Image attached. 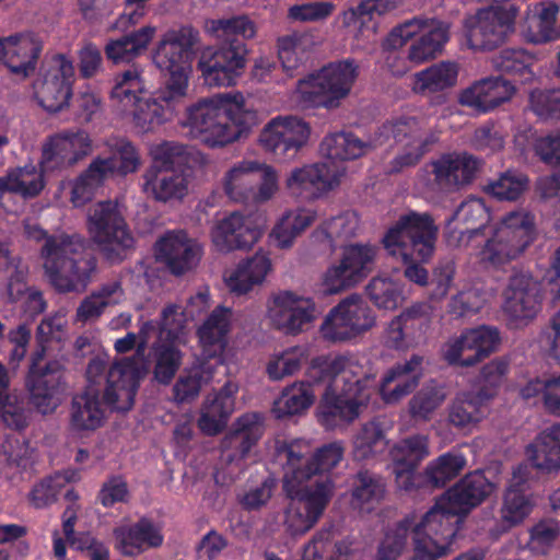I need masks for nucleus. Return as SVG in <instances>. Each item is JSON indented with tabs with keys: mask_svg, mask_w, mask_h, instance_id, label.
<instances>
[{
	"mask_svg": "<svg viewBox=\"0 0 560 560\" xmlns=\"http://www.w3.org/2000/svg\"><path fill=\"white\" fill-rule=\"evenodd\" d=\"M377 397V380L373 373L346 378L339 392L327 386L317 407V420L326 430L346 429Z\"/></svg>",
	"mask_w": 560,
	"mask_h": 560,
	"instance_id": "0eeeda50",
	"label": "nucleus"
},
{
	"mask_svg": "<svg viewBox=\"0 0 560 560\" xmlns=\"http://www.w3.org/2000/svg\"><path fill=\"white\" fill-rule=\"evenodd\" d=\"M341 442L335 441L319 447L312 457L307 456L308 444L301 439L277 440L275 462L283 471V491L290 499L285 510L288 532L292 536L303 535L312 529L324 514L334 494L330 478L305 485L313 476L330 471L343 457Z\"/></svg>",
	"mask_w": 560,
	"mask_h": 560,
	"instance_id": "f03ea898",
	"label": "nucleus"
},
{
	"mask_svg": "<svg viewBox=\"0 0 560 560\" xmlns=\"http://www.w3.org/2000/svg\"><path fill=\"white\" fill-rule=\"evenodd\" d=\"M89 231L110 264L125 259L126 252L133 246V237L112 201L100 202L89 215Z\"/></svg>",
	"mask_w": 560,
	"mask_h": 560,
	"instance_id": "ddd939ff",
	"label": "nucleus"
},
{
	"mask_svg": "<svg viewBox=\"0 0 560 560\" xmlns=\"http://www.w3.org/2000/svg\"><path fill=\"white\" fill-rule=\"evenodd\" d=\"M73 81L72 61L58 55L51 65L42 66L33 83L34 96L45 110L58 113L69 105Z\"/></svg>",
	"mask_w": 560,
	"mask_h": 560,
	"instance_id": "dca6fc26",
	"label": "nucleus"
},
{
	"mask_svg": "<svg viewBox=\"0 0 560 560\" xmlns=\"http://www.w3.org/2000/svg\"><path fill=\"white\" fill-rule=\"evenodd\" d=\"M536 58L523 48H505L492 58V66L503 78L513 83L526 84L534 80Z\"/></svg>",
	"mask_w": 560,
	"mask_h": 560,
	"instance_id": "a19ab883",
	"label": "nucleus"
},
{
	"mask_svg": "<svg viewBox=\"0 0 560 560\" xmlns=\"http://www.w3.org/2000/svg\"><path fill=\"white\" fill-rule=\"evenodd\" d=\"M141 370L133 358H124L112 364L106 375L103 402L115 411H129L138 393Z\"/></svg>",
	"mask_w": 560,
	"mask_h": 560,
	"instance_id": "aec40b11",
	"label": "nucleus"
},
{
	"mask_svg": "<svg viewBox=\"0 0 560 560\" xmlns=\"http://www.w3.org/2000/svg\"><path fill=\"white\" fill-rule=\"evenodd\" d=\"M458 68L451 61H441L416 73L413 90L417 93H434L456 84Z\"/></svg>",
	"mask_w": 560,
	"mask_h": 560,
	"instance_id": "09e8293b",
	"label": "nucleus"
},
{
	"mask_svg": "<svg viewBox=\"0 0 560 560\" xmlns=\"http://www.w3.org/2000/svg\"><path fill=\"white\" fill-rule=\"evenodd\" d=\"M261 231L240 212H232L219 220L211 230V240L221 253L250 248L260 237Z\"/></svg>",
	"mask_w": 560,
	"mask_h": 560,
	"instance_id": "cd10ccee",
	"label": "nucleus"
},
{
	"mask_svg": "<svg viewBox=\"0 0 560 560\" xmlns=\"http://www.w3.org/2000/svg\"><path fill=\"white\" fill-rule=\"evenodd\" d=\"M362 373H368L359 364L358 360L350 354L318 355L311 360L306 370V384H327L342 374V382L346 378H355Z\"/></svg>",
	"mask_w": 560,
	"mask_h": 560,
	"instance_id": "72a5a7b5",
	"label": "nucleus"
},
{
	"mask_svg": "<svg viewBox=\"0 0 560 560\" xmlns=\"http://www.w3.org/2000/svg\"><path fill=\"white\" fill-rule=\"evenodd\" d=\"M317 212L312 209L296 208L285 211L273 226L270 237L277 247H292L295 238L310 228L316 220Z\"/></svg>",
	"mask_w": 560,
	"mask_h": 560,
	"instance_id": "37998d69",
	"label": "nucleus"
},
{
	"mask_svg": "<svg viewBox=\"0 0 560 560\" xmlns=\"http://www.w3.org/2000/svg\"><path fill=\"white\" fill-rule=\"evenodd\" d=\"M271 269L269 257L256 253L253 257L242 260L236 269L226 279V285L231 292L238 295L245 294L254 285L260 284Z\"/></svg>",
	"mask_w": 560,
	"mask_h": 560,
	"instance_id": "c03bdc74",
	"label": "nucleus"
},
{
	"mask_svg": "<svg viewBox=\"0 0 560 560\" xmlns=\"http://www.w3.org/2000/svg\"><path fill=\"white\" fill-rule=\"evenodd\" d=\"M466 465V458L460 453H445L425 468L428 481L434 487H444L456 478Z\"/></svg>",
	"mask_w": 560,
	"mask_h": 560,
	"instance_id": "e2e57ef3",
	"label": "nucleus"
},
{
	"mask_svg": "<svg viewBox=\"0 0 560 560\" xmlns=\"http://www.w3.org/2000/svg\"><path fill=\"white\" fill-rule=\"evenodd\" d=\"M308 361V349L304 346H295L271 358L266 372L271 381H280L294 375Z\"/></svg>",
	"mask_w": 560,
	"mask_h": 560,
	"instance_id": "13d9d810",
	"label": "nucleus"
},
{
	"mask_svg": "<svg viewBox=\"0 0 560 560\" xmlns=\"http://www.w3.org/2000/svg\"><path fill=\"white\" fill-rule=\"evenodd\" d=\"M242 177H226L224 190L229 198L235 202H247L254 200L264 202L270 199L278 189L277 177H262V182L255 190L253 188H238V180Z\"/></svg>",
	"mask_w": 560,
	"mask_h": 560,
	"instance_id": "338daca9",
	"label": "nucleus"
},
{
	"mask_svg": "<svg viewBox=\"0 0 560 560\" xmlns=\"http://www.w3.org/2000/svg\"><path fill=\"white\" fill-rule=\"evenodd\" d=\"M108 155H98L79 175H130L139 171L142 160L139 149L126 137H110L105 141Z\"/></svg>",
	"mask_w": 560,
	"mask_h": 560,
	"instance_id": "a878e982",
	"label": "nucleus"
},
{
	"mask_svg": "<svg viewBox=\"0 0 560 560\" xmlns=\"http://www.w3.org/2000/svg\"><path fill=\"white\" fill-rule=\"evenodd\" d=\"M232 308L217 306L198 328L197 336L201 346V355L206 360L223 362L228 346V334L231 329Z\"/></svg>",
	"mask_w": 560,
	"mask_h": 560,
	"instance_id": "c756f323",
	"label": "nucleus"
},
{
	"mask_svg": "<svg viewBox=\"0 0 560 560\" xmlns=\"http://www.w3.org/2000/svg\"><path fill=\"white\" fill-rule=\"evenodd\" d=\"M117 548L125 557H136L151 548L163 545L164 536L152 520L141 517L131 525L119 526L114 529Z\"/></svg>",
	"mask_w": 560,
	"mask_h": 560,
	"instance_id": "2f4dec72",
	"label": "nucleus"
},
{
	"mask_svg": "<svg viewBox=\"0 0 560 560\" xmlns=\"http://www.w3.org/2000/svg\"><path fill=\"white\" fill-rule=\"evenodd\" d=\"M492 394L466 390L456 394L447 406V422L456 429H466L480 422L486 416Z\"/></svg>",
	"mask_w": 560,
	"mask_h": 560,
	"instance_id": "f704fd0d",
	"label": "nucleus"
},
{
	"mask_svg": "<svg viewBox=\"0 0 560 560\" xmlns=\"http://www.w3.org/2000/svg\"><path fill=\"white\" fill-rule=\"evenodd\" d=\"M237 392L238 386L235 383L226 382L218 392L207 397L198 421L203 433L217 435L225 428L235 409Z\"/></svg>",
	"mask_w": 560,
	"mask_h": 560,
	"instance_id": "473e14b6",
	"label": "nucleus"
},
{
	"mask_svg": "<svg viewBox=\"0 0 560 560\" xmlns=\"http://www.w3.org/2000/svg\"><path fill=\"white\" fill-rule=\"evenodd\" d=\"M315 303L291 291L273 296L268 308L271 324L287 335H296L316 317Z\"/></svg>",
	"mask_w": 560,
	"mask_h": 560,
	"instance_id": "412c9836",
	"label": "nucleus"
},
{
	"mask_svg": "<svg viewBox=\"0 0 560 560\" xmlns=\"http://www.w3.org/2000/svg\"><path fill=\"white\" fill-rule=\"evenodd\" d=\"M159 261L164 262L175 276L192 269L200 259L199 246L183 231L167 232L155 244Z\"/></svg>",
	"mask_w": 560,
	"mask_h": 560,
	"instance_id": "c85d7f7f",
	"label": "nucleus"
},
{
	"mask_svg": "<svg viewBox=\"0 0 560 560\" xmlns=\"http://www.w3.org/2000/svg\"><path fill=\"white\" fill-rule=\"evenodd\" d=\"M340 185V177H288L287 187L301 201L322 198Z\"/></svg>",
	"mask_w": 560,
	"mask_h": 560,
	"instance_id": "680f3d73",
	"label": "nucleus"
},
{
	"mask_svg": "<svg viewBox=\"0 0 560 560\" xmlns=\"http://www.w3.org/2000/svg\"><path fill=\"white\" fill-rule=\"evenodd\" d=\"M262 429L260 417L257 413L241 416L235 424L222 440V448L228 452V462L232 463L245 458L252 447L261 438Z\"/></svg>",
	"mask_w": 560,
	"mask_h": 560,
	"instance_id": "c9c22d12",
	"label": "nucleus"
},
{
	"mask_svg": "<svg viewBox=\"0 0 560 560\" xmlns=\"http://www.w3.org/2000/svg\"><path fill=\"white\" fill-rule=\"evenodd\" d=\"M198 42L199 32L190 25L171 28L162 35L153 61L165 73V80L148 98L143 97L145 84L137 69L117 75L110 98L125 110L133 107V122L139 131H153L177 114L187 95L190 63Z\"/></svg>",
	"mask_w": 560,
	"mask_h": 560,
	"instance_id": "f257e3e1",
	"label": "nucleus"
},
{
	"mask_svg": "<svg viewBox=\"0 0 560 560\" xmlns=\"http://www.w3.org/2000/svg\"><path fill=\"white\" fill-rule=\"evenodd\" d=\"M124 299L120 281H110L93 291L77 308V320L89 322L97 319L106 307L119 304Z\"/></svg>",
	"mask_w": 560,
	"mask_h": 560,
	"instance_id": "49530a36",
	"label": "nucleus"
},
{
	"mask_svg": "<svg viewBox=\"0 0 560 560\" xmlns=\"http://www.w3.org/2000/svg\"><path fill=\"white\" fill-rule=\"evenodd\" d=\"M310 124L296 116H278L262 129L259 141L262 148L279 162L294 158L307 143Z\"/></svg>",
	"mask_w": 560,
	"mask_h": 560,
	"instance_id": "a211bd4d",
	"label": "nucleus"
},
{
	"mask_svg": "<svg viewBox=\"0 0 560 560\" xmlns=\"http://www.w3.org/2000/svg\"><path fill=\"white\" fill-rule=\"evenodd\" d=\"M243 106L241 93L218 94L189 107L185 125L206 145L223 147L235 141L242 132Z\"/></svg>",
	"mask_w": 560,
	"mask_h": 560,
	"instance_id": "423d86ee",
	"label": "nucleus"
},
{
	"mask_svg": "<svg viewBox=\"0 0 560 560\" xmlns=\"http://www.w3.org/2000/svg\"><path fill=\"white\" fill-rule=\"evenodd\" d=\"M527 479L528 468L526 465H518L514 468L501 509L502 518L510 526L523 522L532 511L530 501L525 493Z\"/></svg>",
	"mask_w": 560,
	"mask_h": 560,
	"instance_id": "58836bf2",
	"label": "nucleus"
},
{
	"mask_svg": "<svg viewBox=\"0 0 560 560\" xmlns=\"http://www.w3.org/2000/svg\"><path fill=\"white\" fill-rule=\"evenodd\" d=\"M154 32V27L143 26L117 39L109 40L105 46L107 59L112 60L114 63L131 61L147 49L153 38Z\"/></svg>",
	"mask_w": 560,
	"mask_h": 560,
	"instance_id": "a18cd8bd",
	"label": "nucleus"
},
{
	"mask_svg": "<svg viewBox=\"0 0 560 560\" xmlns=\"http://www.w3.org/2000/svg\"><path fill=\"white\" fill-rule=\"evenodd\" d=\"M494 490V485L481 471L467 474L442 497V503L451 504L462 515L481 504Z\"/></svg>",
	"mask_w": 560,
	"mask_h": 560,
	"instance_id": "7c9ffc66",
	"label": "nucleus"
},
{
	"mask_svg": "<svg viewBox=\"0 0 560 560\" xmlns=\"http://www.w3.org/2000/svg\"><path fill=\"white\" fill-rule=\"evenodd\" d=\"M419 35L408 50V60L415 65L436 57L450 38L448 23L423 15L406 20L388 34L385 45L390 49L402 47L413 36Z\"/></svg>",
	"mask_w": 560,
	"mask_h": 560,
	"instance_id": "9b49d317",
	"label": "nucleus"
},
{
	"mask_svg": "<svg viewBox=\"0 0 560 560\" xmlns=\"http://www.w3.org/2000/svg\"><path fill=\"white\" fill-rule=\"evenodd\" d=\"M433 175H476L483 164L482 159L474 154L463 152H448L443 153L436 160L432 161Z\"/></svg>",
	"mask_w": 560,
	"mask_h": 560,
	"instance_id": "bf43d9fd",
	"label": "nucleus"
},
{
	"mask_svg": "<svg viewBox=\"0 0 560 560\" xmlns=\"http://www.w3.org/2000/svg\"><path fill=\"white\" fill-rule=\"evenodd\" d=\"M462 516L451 504L442 503L440 497L418 524L413 521L412 560H435L446 555L457 534Z\"/></svg>",
	"mask_w": 560,
	"mask_h": 560,
	"instance_id": "9d476101",
	"label": "nucleus"
},
{
	"mask_svg": "<svg viewBox=\"0 0 560 560\" xmlns=\"http://www.w3.org/2000/svg\"><path fill=\"white\" fill-rule=\"evenodd\" d=\"M91 152V139L83 130H66L47 139L39 162L40 174L68 171Z\"/></svg>",
	"mask_w": 560,
	"mask_h": 560,
	"instance_id": "6ab92c4d",
	"label": "nucleus"
},
{
	"mask_svg": "<svg viewBox=\"0 0 560 560\" xmlns=\"http://www.w3.org/2000/svg\"><path fill=\"white\" fill-rule=\"evenodd\" d=\"M314 393L310 384L301 382L285 387L281 397L276 401L273 411L278 418L299 415L312 406Z\"/></svg>",
	"mask_w": 560,
	"mask_h": 560,
	"instance_id": "052dcab7",
	"label": "nucleus"
},
{
	"mask_svg": "<svg viewBox=\"0 0 560 560\" xmlns=\"http://www.w3.org/2000/svg\"><path fill=\"white\" fill-rule=\"evenodd\" d=\"M559 7L555 2L541 3L527 19L525 37L533 44H544L557 38L555 24Z\"/></svg>",
	"mask_w": 560,
	"mask_h": 560,
	"instance_id": "603ef678",
	"label": "nucleus"
},
{
	"mask_svg": "<svg viewBox=\"0 0 560 560\" xmlns=\"http://www.w3.org/2000/svg\"><path fill=\"white\" fill-rule=\"evenodd\" d=\"M0 58L10 72L22 79L31 77L43 51L42 38L33 32L0 37Z\"/></svg>",
	"mask_w": 560,
	"mask_h": 560,
	"instance_id": "4be33fe9",
	"label": "nucleus"
},
{
	"mask_svg": "<svg viewBox=\"0 0 560 560\" xmlns=\"http://www.w3.org/2000/svg\"><path fill=\"white\" fill-rule=\"evenodd\" d=\"M518 7L515 3L480 9L465 22L468 45L474 50H493L515 30Z\"/></svg>",
	"mask_w": 560,
	"mask_h": 560,
	"instance_id": "f8f14e48",
	"label": "nucleus"
},
{
	"mask_svg": "<svg viewBox=\"0 0 560 560\" xmlns=\"http://www.w3.org/2000/svg\"><path fill=\"white\" fill-rule=\"evenodd\" d=\"M537 455L534 466L546 472L560 470V422L541 431L537 438Z\"/></svg>",
	"mask_w": 560,
	"mask_h": 560,
	"instance_id": "864d4df0",
	"label": "nucleus"
},
{
	"mask_svg": "<svg viewBox=\"0 0 560 560\" xmlns=\"http://www.w3.org/2000/svg\"><path fill=\"white\" fill-rule=\"evenodd\" d=\"M466 349L469 354L465 357L464 364L474 366L485 358L494 352L500 342L499 330L490 326H478L476 328L467 329L462 332Z\"/></svg>",
	"mask_w": 560,
	"mask_h": 560,
	"instance_id": "8fccbe9b",
	"label": "nucleus"
},
{
	"mask_svg": "<svg viewBox=\"0 0 560 560\" xmlns=\"http://www.w3.org/2000/svg\"><path fill=\"white\" fill-rule=\"evenodd\" d=\"M439 229L428 212L409 211L399 217L382 238L384 248L393 256H400L406 265L405 277L419 285L428 283L429 273L422 264L435 252Z\"/></svg>",
	"mask_w": 560,
	"mask_h": 560,
	"instance_id": "39448f33",
	"label": "nucleus"
},
{
	"mask_svg": "<svg viewBox=\"0 0 560 560\" xmlns=\"http://www.w3.org/2000/svg\"><path fill=\"white\" fill-rule=\"evenodd\" d=\"M100 388L86 386L75 395L71 401L70 428L75 432L94 431L104 420V411L101 407Z\"/></svg>",
	"mask_w": 560,
	"mask_h": 560,
	"instance_id": "4c0bfd02",
	"label": "nucleus"
},
{
	"mask_svg": "<svg viewBox=\"0 0 560 560\" xmlns=\"http://www.w3.org/2000/svg\"><path fill=\"white\" fill-rule=\"evenodd\" d=\"M390 422L385 417H374L362 424L353 440V456L365 460L382 454L388 446L386 438Z\"/></svg>",
	"mask_w": 560,
	"mask_h": 560,
	"instance_id": "ea45409f",
	"label": "nucleus"
},
{
	"mask_svg": "<svg viewBox=\"0 0 560 560\" xmlns=\"http://www.w3.org/2000/svg\"><path fill=\"white\" fill-rule=\"evenodd\" d=\"M445 399V386L436 380H430L411 397L408 402V412L412 419L430 420Z\"/></svg>",
	"mask_w": 560,
	"mask_h": 560,
	"instance_id": "3c124183",
	"label": "nucleus"
},
{
	"mask_svg": "<svg viewBox=\"0 0 560 560\" xmlns=\"http://www.w3.org/2000/svg\"><path fill=\"white\" fill-rule=\"evenodd\" d=\"M65 317L54 315L44 318L36 330L37 348L31 357L25 387L30 402L42 415L52 413L60 406L66 392L65 365L59 360H44L51 345H59L65 339Z\"/></svg>",
	"mask_w": 560,
	"mask_h": 560,
	"instance_id": "20e7f679",
	"label": "nucleus"
},
{
	"mask_svg": "<svg viewBox=\"0 0 560 560\" xmlns=\"http://www.w3.org/2000/svg\"><path fill=\"white\" fill-rule=\"evenodd\" d=\"M366 294L378 308L396 310L402 301L399 283L389 278H373L366 285Z\"/></svg>",
	"mask_w": 560,
	"mask_h": 560,
	"instance_id": "69168bd1",
	"label": "nucleus"
},
{
	"mask_svg": "<svg viewBox=\"0 0 560 560\" xmlns=\"http://www.w3.org/2000/svg\"><path fill=\"white\" fill-rule=\"evenodd\" d=\"M377 247L370 244H351L342 252L341 260L361 282L373 271Z\"/></svg>",
	"mask_w": 560,
	"mask_h": 560,
	"instance_id": "0e129e2a",
	"label": "nucleus"
},
{
	"mask_svg": "<svg viewBox=\"0 0 560 560\" xmlns=\"http://www.w3.org/2000/svg\"><path fill=\"white\" fill-rule=\"evenodd\" d=\"M9 386L8 371L0 362V419L5 428L22 432L30 425L33 410L25 397L10 393Z\"/></svg>",
	"mask_w": 560,
	"mask_h": 560,
	"instance_id": "e433bc0d",
	"label": "nucleus"
},
{
	"mask_svg": "<svg viewBox=\"0 0 560 560\" xmlns=\"http://www.w3.org/2000/svg\"><path fill=\"white\" fill-rule=\"evenodd\" d=\"M535 235V215L526 210L511 211L485 241L478 257L492 266L503 265L523 254Z\"/></svg>",
	"mask_w": 560,
	"mask_h": 560,
	"instance_id": "6e6552de",
	"label": "nucleus"
},
{
	"mask_svg": "<svg viewBox=\"0 0 560 560\" xmlns=\"http://www.w3.org/2000/svg\"><path fill=\"white\" fill-rule=\"evenodd\" d=\"M358 75L359 66L353 59L330 62L299 80L300 101L310 107L335 108L350 93Z\"/></svg>",
	"mask_w": 560,
	"mask_h": 560,
	"instance_id": "1a4fd4ad",
	"label": "nucleus"
},
{
	"mask_svg": "<svg viewBox=\"0 0 560 560\" xmlns=\"http://www.w3.org/2000/svg\"><path fill=\"white\" fill-rule=\"evenodd\" d=\"M368 143L351 132H338L326 136L320 150L331 160H354L364 154Z\"/></svg>",
	"mask_w": 560,
	"mask_h": 560,
	"instance_id": "4d7b16f0",
	"label": "nucleus"
},
{
	"mask_svg": "<svg viewBox=\"0 0 560 560\" xmlns=\"http://www.w3.org/2000/svg\"><path fill=\"white\" fill-rule=\"evenodd\" d=\"M246 55V44L238 40L206 48L198 60V70L203 83L208 86L236 84L245 69Z\"/></svg>",
	"mask_w": 560,
	"mask_h": 560,
	"instance_id": "2eb2a0df",
	"label": "nucleus"
},
{
	"mask_svg": "<svg viewBox=\"0 0 560 560\" xmlns=\"http://www.w3.org/2000/svg\"><path fill=\"white\" fill-rule=\"evenodd\" d=\"M515 92L514 83L508 78L490 75L475 81L464 89L459 94L458 102L472 109L477 115H485L510 102Z\"/></svg>",
	"mask_w": 560,
	"mask_h": 560,
	"instance_id": "5701e85b",
	"label": "nucleus"
},
{
	"mask_svg": "<svg viewBox=\"0 0 560 560\" xmlns=\"http://www.w3.org/2000/svg\"><path fill=\"white\" fill-rule=\"evenodd\" d=\"M25 234L44 242L39 249L45 276L60 293L82 292L96 271L97 260L78 234H49L37 224L25 225Z\"/></svg>",
	"mask_w": 560,
	"mask_h": 560,
	"instance_id": "7ed1b4c3",
	"label": "nucleus"
},
{
	"mask_svg": "<svg viewBox=\"0 0 560 560\" xmlns=\"http://www.w3.org/2000/svg\"><path fill=\"white\" fill-rule=\"evenodd\" d=\"M310 124L296 116H278L262 129L259 141L262 148L279 162L294 158L307 143Z\"/></svg>",
	"mask_w": 560,
	"mask_h": 560,
	"instance_id": "f3484780",
	"label": "nucleus"
},
{
	"mask_svg": "<svg viewBox=\"0 0 560 560\" xmlns=\"http://www.w3.org/2000/svg\"><path fill=\"white\" fill-rule=\"evenodd\" d=\"M184 353L178 342H159L150 347L148 362L152 365L153 380L161 385H170L183 364Z\"/></svg>",
	"mask_w": 560,
	"mask_h": 560,
	"instance_id": "79ce46f5",
	"label": "nucleus"
},
{
	"mask_svg": "<svg viewBox=\"0 0 560 560\" xmlns=\"http://www.w3.org/2000/svg\"><path fill=\"white\" fill-rule=\"evenodd\" d=\"M490 210L481 198L464 200L447 220L448 244H468L486 230L490 222Z\"/></svg>",
	"mask_w": 560,
	"mask_h": 560,
	"instance_id": "393cba45",
	"label": "nucleus"
},
{
	"mask_svg": "<svg viewBox=\"0 0 560 560\" xmlns=\"http://www.w3.org/2000/svg\"><path fill=\"white\" fill-rule=\"evenodd\" d=\"M504 295V312L514 319H533L540 310L541 284L529 272L515 271Z\"/></svg>",
	"mask_w": 560,
	"mask_h": 560,
	"instance_id": "b1692460",
	"label": "nucleus"
},
{
	"mask_svg": "<svg viewBox=\"0 0 560 560\" xmlns=\"http://www.w3.org/2000/svg\"><path fill=\"white\" fill-rule=\"evenodd\" d=\"M429 440L423 434H413L401 439L389 448L393 465L418 468L429 456Z\"/></svg>",
	"mask_w": 560,
	"mask_h": 560,
	"instance_id": "6e6d98bb",
	"label": "nucleus"
},
{
	"mask_svg": "<svg viewBox=\"0 0 560 560\" xmlns=\"http://www.w3.org/2000/svg\"><path fill=\"white\" fill-rule=\"evenodd\" d=\"M208 30L221 40L220 45H229L233 40L245 43V39L253 38L256 34L255 23L247 15L211 20Z\"/></svg>",
	"mask_w": 560,
	"mask_h": 560,
	"instance_id": "5fc2aeb1",
	"label": "nucleus"
},
{
	"mask_svg": "<svg viewBox=\"0 0 560 560\" xmlns=\"http://www.w3.org/2000/svg\"><path fill=\"white\" fill-rule=\"evenodd\" d=\"M423 376V357L412 354L404 362H397L377 382V396L386 404H395L411 394Z\"/></svg>",
	"mask_w": 560,
	"mask_h": 560,
	"instance_id": "bb28decb",
	"label": "nucleus"
},
{
	"mask_svg": "<svg viewBox=\"0 0 560 560\" xmlns=\"http://www.w3.org/2000/svg\"><path fill=\"white\" fill-rule=\"evenodd\" d=\"M413 526V517L406 516L394 528L386 532L377 549V560H396L406 546L407 537Z\"/></svg>",
	"mask_w": 560,
	"mask_h": 560,
	"instance_id": "774afa93",
	"label": "nucleus"
},
{
	"mask_svg": "<svg viewBox=\"0 0 560 560\" xmlns=\"http://www.w3.org/2000/svg\"><path fill=\"white\" fill-rule=\"evenodd\" d=\"M375 323L371 307L358 294H351L325 317L320 334L330 342L347 341L369 330Z\"/></svg>",
	"mask_w": 560,
	"mask_h": 560,
	"instance_id": "4468645a",
	"label": "nucleus"
},
{
	"mask_svg": "<svg viewBox=\"0 0 560 560\" xmlns=\"http://www.w3.org/2000/svg\"><path fill=\"white\" fill-rule=\"evenodd\" d=\"M156 172H172L174 175H190L196 161L186 145L163 142L151 151Z\"/></svg>",
	"mask_w": 560,
	"mask_h": 560,
	"instance_id": "de8ad7c7",
	"label": "nucleus"
}]
</instances>
